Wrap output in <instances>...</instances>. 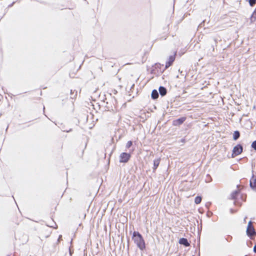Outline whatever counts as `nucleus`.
I'll list each match as a JSON object with an SVG mask.
<instances>
[{
  "instance_id": "1",
  "label": "nucleus",
  "mask_w": 256,
  "mask_h": 256,
  "mask_svg": "<svg viewBox=\"0 0 256 256\" xmlns=\"http://www.w3.org/2000/svg\"><path fill=\"white\" fill-rule=\"evenodd\" d=\"M132 239L137 246L143 250L146 248V244L142 235L137 231H134L132 234Z\"/></svg>"
},
{
  "instance_id": "2",
  "label": "nucleus",
  "mask_w": 256,
  "mask_h": 256,
  "mask_svg": "<svg viewBox=\"0 0 256 256\" xmlns=\"http://www.w3.org/2000/svg\"><path fill=\"white\" fill-rule=\"evenodd\" d=\"M243 150V146L240 144H238L234 146L232 150V158H234L239 154H240Z\"/></svg>"
},
{
  "instance_id": "3",
  "label": "nucleus",
  "mask_w": 256,
  "mask_h": 256,
  "mask_svg": "<svg viewBox=\"0 0 256 256\" xmlns=\"http://www.w3.org/2000/svg\"><path fill=\"white\" fill-rule=\"evenodd\" d=\"M176 58V54H174V55H172L169 56V58H168V60L166 62L165 67L162 70H160V73H162L165 70L168 68V67L171 66L174 62V61Z\"/></svg>"
},
{
  "instance_id": "4",
  "label": "nucleus",
  "mask_w": 256,
  "mask_h": 256,
  "mask_svg": "<svg viewBox=\"0 0 256 256\" xmlns=\"http://www.w3.org/2000/svg\"><path fill=\"white\" fill-rule=\"evenodd\" d=\"M164 66V64H162L160 63H156L154 64V66H152V70H151V74H160L162 73H160V70H162V67Z\"/></svg>"
},
{
  "instance_id": "5",
  "label": "nucleus",
  "mask_w": 256,
  "mask_h": 256,
  "mask_svg": "<svg viewBox=\"0 0 256 256\" xmlns=\"http://www.w3.org/2000/svg\"><path fill=\"white\" fill-rule=\"evenodd\" d=\"M130 157L131 155L130 154L123 152L120 156L119 162L121 163H126L129 160Z\"/></svg>"
},
{
  "instance_id": "6",
  "label": "nucleus",
  "mask_w": 256,
  "mask_h": 256,
  "mask_svg": "<svg viewBox=\"0 0 256 256\" xmlns=\"http://www.w3.org/2000/svg\"><path fill=\"white\" fill-rule=\"evenodd\" d=\"M246 234L250 238L252 236H254L256 234V232L254 230V228L252 224L251 221H250L248 223L246 229Z\"/></svg>"
},
{
  "instance_id": "7",
  "label": "nucleus",
  "mask_w": 256,
  "mask_h": 256,
  "mask_svg": "<svg viewBox=\"0 0 256 256\" xmlns=\"http://www.w3.org/2000/svg\"><path fill=\"white\" fill-rule=\"evenodd\" d=\"M250 186L252 190L256 192V176L254 174L250 180Z\"/></svg>"
},
{
  "instance_id": "8",
  "label": "nucleus",
  "mask_w": 256,
  "mask_h": 256,
  "mask_svg": "<svg viewBox=\"0 0 256 256\" xmlns=\"http://www.w3.org/2000/svg\"><path fill=\"white\" fill-rule=\"evenodd\" d=\"M186 120V118L184 116L180 117L178 119L174 120L172 121V125L174 126H179L182 124Z\"/></svg>"
},
{
  "instance_id": "9",
  "label": "nucleus",
  "mask_w": 256,
  "mask_h": 256,
  "mask_svg": "<svg viewBox=\"0 0 256 256\" xmlns=\"http://www.w3.org/2000/svg\"><path fill=\"white\" fill-rule=\"evenodd\" d=\"M178 242L180 244L183 245L186 247L189 246L190 244L188 242L187 238H182L179 240Z\"/></svg>"
},
{
  "instance_id": "10",
  "label": "nucleus",
  "mask_w": 256,
  "mask_h": 256,
  "mask_svg": "<svg viewBox=\"0 0 256 256\" xmlns=\"http://www.w3.org/2000/svg\"><path fill=\"white\" fill-rule=\"evenodd\" d=\"M159 93L162 96H164L166 94L167 90L166 88L163 86H160L158 88Z\"/></svg>"
},
{
  "instance_id": "11",
  "label": "nucleus",
  "mask_w": 256,
  "mask_h": 256,
  "mask_svg": "<svg viewBox=\"0 0 256 256\" xmlns=\"http://www.w3.org/2000/svg\"><path fill=\"white\" fill-rule=\"evenodd\" d=\"M160 158H159L157 159H155L154 160V166L152 168L153 172H154L156 170V168H158V166L160 164Z\"/></svg>"
},
{
  "instance_id": "12",
  "label": "nucleus",
  "mask_w": 256,
  "mask_h": 256,
  "mask_svg": "<svg viewBox=\"0 0 256 256\" xmlns=\"http://www.w3.org/2000/svg\"><path fill=\"white\" fill-rule=\"evenodd\" d=\"M159 96V94L156 90H153L151 94V98L153 100H156Z\"/></svg>"
},
{
  "instance_id": "13",
  "label": "nucleus",
  "mask_w": 256,
  "mask_h": 256,
  "mask_svg": "<svg viewBox=\"0 0 256 256\" xmlns=\"http://www.w3.org/2000/svg\"><path fill=\"white\" fill-rule=\"evenodd\" d=\"M240 136V132L238 130H236L233 134V140H236Z\"/></svg>"
},
{
  "instance_id": "14",
  "label": "nucleus",
  "mask_w": 256,
  "mask_h": 256,
  "mask_svg": "<svg viewBox=\"0 0 256 256\" xmlns=\"http://www.w3.org/2000/svg\"><path fill=\"white\" fill-rule=\"evenodd\" d=\"M250 22L252 23L256 20V8L254 10L250 18Z\"/></svg>"
},
{
  "instance_id": "15",
  "label": "nucleus",
  "mask_w": 256,
  "mask_h": 256,
  "mask_svg": "<svg viewBox=\"0 0 256 256\" xmlns=\"http://www.w3.org/2000/svg\"><path fill=\"white\" fill-rule=\"evenodd\" d=\"M239 193H240V191L238 190H236L234 191L231 194L232 198L233 199V200L236 199V198H237V196H238V194H239Z\"/></svg>"
},
{
  "instance_id": "16",
  "label": "nucleus",
  "mask_w": 256,
  "mask_h": 256,
  "mask_svg": "<svg viewBox=\"0 0 256 256\" xmlns=\"http://www.w3.org/2000/svg\"><path fill=\"white\" fill-rule=\"evenodd\" d=\"M70 94V98L72 99H74L77 96V91H76V90H71Z\"/></svg>"
},
{
  "instance_id": "17",
  "label": "nucleus",
  "mask_w": 256,
  "mask_h": 256,
  "mask_svg": "<svg viewBox=\"0 0 256 256\" xmlns=\"http://www.w3.org/2000/svg\"><path fill=\"white\" fill-rule=\"evenodd\" d=\"M202 196H196L194 198V202L196 204H199L202 202Z\"/></svg>"
},
{
  "instance_id": "18",
  "label": "nucleus",
  "mask_w": 256,
  "mask_h": 256,
  "mask_svg": "<svg viewBox=\"0 0 256 256\" xmlns=\"http://www.w3.org/2000/svg\"><path fill=\"white\" fill-rule=\"evenodd\" d=\"M250 6H254L256 4V0H248Z\"/></svg>"
},
{
  "instance_id": "19",
  "label": "nucleus",
  "mask_w": 256,
  "mask_h": 256,
  "mask_svg": "<svg viewBox=\"0 0 256 256\" xmlns=\"http://www.w3.org/2000/svg\"><path fill=\"white\" fill-rule=\"evenodd\" d=\"M132 144V142L131 140H129L128 142L126 144V148H129Z\"/></svg>"
},
{
  "instance_id": "20",
  "label": "nucleus",
  "mask_w": 256,
  "mask_h": 256,
  "mask_svg": "<svg viewBox=\"0 0 256 256\" xmlns=\"http://www.w3.org/2000/svg\"><path fill=\"white\" fill-rule=\"evenodd\" d=\"M251 147L254 150H256V140H254L252 144Z\"/></svg>"
},
{
  "instance_id": "21",
  "label": "nucleus",
  "mask_w": 256,
  "mask_h": 256,
  "mask_svg": "<svg viewBox=\"0 0 256 256\" xmlns=\"http://www.w3.org/2000/svg\"><path fill=\"white\" fill-rule=\"evenodd\" d=\"M232 237L231 236L228 235L226 236V237L225 238L226 240L228 242H230L232 240Z\"/></svg>"
},
{
  "instance_id": "22",
  "label": "nucleus",
  "mask_w": 256,
  "mask_h": 256,
  "mask_svg": "<svg viewBox=\"0 0 256 256\" xmlns=\"http://www.w3.org/2000/svg\"><path fill=\"white\" fill-rule=\"evenodd\" d=\"M253 251L254 253L256 254V244H255V245L254 246V248H253Z\"/></svg>"
},
{
  "instance_id": "23",
  "label": "nucleus",
  "mask_w": 256,
  "mask_h": 256,
  "mask_svg": "<svg viewBox=\"0 0 256 256\" xmlns=\"http://www.w3.org/2000/svg\"><path fill=\"white\" fill-rule=\"evenodd\" d=\"M213 40L214 42V43L216 45L217 44V40L216 38H213Z\"/></svg>"
},
{
  "instance_id": "24",
  "label": "nucleus",
  "mask_w": 256,
  "mask_h": 256,
  "mask_svg": "<svg viewBox=\"0 0 256 256\" xmlns=\"http://www.w3.org/2000/svg\"><path fill=\"white\" fill-rule=\"evenodd\" d=\"M236 212V210H234L233 209H232V208H231V209L230 210V213H232V214H234V213Z\"/></svg>"
},
{
  "instance_id": "25",
  "label": "nucleus",
  "mask_w": 256,
  "mask_h": 256,
  "mask_svg": "<svg viewBox=\"0 0 256 256\" xmlns=\"http://www.w3.org/2000/svg\"><path fill=\"white\" fill-rule=\"evenodd\" d=\"M212 50L214 52V46L213 44H212Z\"/></svg>"
},
{
  "instance_id": "26",
  "label": "nucleus",
  "mask_w": 256,
  "mask_h": 256,
  "mask_svg": "<svg viewBox=\"0 0 256 256\" xmlns=\"http://www.w3.org/2000/svg\"><path fill=\"white\" fill-rule=\"evenodd\" d=\"M62 238V236L60 235V236H59V237H58V241H59V240H60V238Z\"/></svg>"
},
{
  "instance_id": "27",
  "label": "nucleus",
  "mask_w": 256,
  "mask_h": 256,
  "mask_svg": "<svg viewBox=\"0 0 256 256\" xmlns=\"http://www.w3.org/2000/svg\"><path fill=\"white\" fill-rule=\"evenodd\" d=\"M14 3V2H13L11 4H10L9 6H12L13 5Z\"/></svg>"
},
{
  "instance_id": "28",
  "label": "nucleus",
  "mask_w": 256,
  "mask_h": 256,
  "mask_svg": "<svg viewBox=\"0 0 256 256\" xmlns=\"http://www.w3.org/2000/svg\"><path fill=\"white\" fill-rule=\"evenodd\" d=\"M234 204L235 205H236V201H234Z\"/></svg>"
},
{
  "instance_id": "29",
  "label": "nucleus",
  "mask_w": 256,
  "mask_h": 256,
  "mask_svg": "<svg viewBox=\"0 0 256 256\" xmlns=\"http://www.w3.org/2000/svg\"><path fill=\"white\" fill-rule=\"evenodd\" d=\"M243 116H247V115H246V114H244Z\"/></svg>"
},
{
  "instance_id": "30",
  "label": "nucleus",
  "mask_w": 256,
  "mask_h": 256,
  "mask_svg": "<svg viewBox=\"0 0 256 256\" xmlns=\"http://www.w3.org/2000/svg\"><path fill=\"white\" fill-rule=\"evenodd\" d=\"M7 256H10L9 255H8Z\"/></svg>"
}]
</instances>
